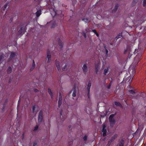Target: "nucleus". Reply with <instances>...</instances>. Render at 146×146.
I'll return each mask as SVG.
<instances>
[{"label": "nucleus", "mask_w": 146, "mask_h": 146, "mask_svg": "<svg viewBox=\"0 0 146 146\" xmlns=\"http://www.w3.org/2000/svg\"><path fill=\"white\" fill-rule=\"evenodd\" d=\"M38 122L39 124H40L43 120V111L40 110L39 113L38 117Z\"/></svg>", "instance_id": "f257e3e1"}, {"label": "nucleus", "mask_w": 146, "mask_h": 146, "mask_svg": "<svg viewBox=\"0 0 146 146\" xmlns=\"http://www.w3.org/2000/svg\"><path fill=\"white\" fill-rule=\"evenodd\" d=\"M115 114H111L109 117V120L110 123V126L112 124L114 125L116 122L115 120L113 118L115 115Z\"/></svg>", "instance_id": "f03ea898"}, {"label": "nucleus", "mask_w": 146, "mask_h": 146, "mask_svg": "<svg viewBox=\"0 0 146 146\" xmlns=\"http://www.w3.org/2000/svg\"><path fill=\"white\" fill-rule=\"evenodd\" d=\"M26 27L23 26H21L20 27L19 30L18 32V34L22 35L26 31Z\"/></svg>", "instance_id": "7ed1b4c3"}, {"label": "nucleus", "mask_w": 146, "mask_h": 146, "mask_svg": "<svg viewBox=\"0 0 146 146\" xmlns=\"http://www.w3.org/2000/svg\"><path fill=\"white\" fill-rule=\"evenodd\" d=\"M73 92L72 94V96L73 97H75L76 96V94L77 92V88L75 85H74L72 89V90L70 91L69 93V94H70L72 92Z\"/></svg>", "instance_id": "20e7f679"}, {"label": "nucleus", "mask_w": 146, "mask_h": 146, "mask_svg": "<svg viewBox=\"0 0 146 146\" xmlns=\"http://www.w3.org/2000/svg\"><path fill=\"white\" fill-rule=\"evenodd\" d=\"M91 86V83L90 81L88 82V84L87 85V90L88 92L87 96L88 98H90V90Z\"/></svg>", "instance_id": "39448f33"}, {"label": "nucleus", "mask_w": 146, "mask_h": 146, "mask_svg": "<svg viewBox=\"0 0 146 146\" xmlns=\"http://www.w3.org/2000/svg\"><path fill=\"white\" fill-rule=\"evenodd\" d=\"M63 110H61L60 111V115L61 120L60 121H58V119H56L57 122H58V123H62L63 122L64 120V119L63 117V116L62 115V113H63Z\"/></svg>", "instance_id": "423d86ee"}, {"label": "nucleus", "mask_w": 146, "mask_h": 146, "mask_svg": "<svg viewBox=\"0 0 146 146\" xmlns=\"http://www.w3.org/2000/svg\"><path fill=\"white\" fill-rule=\"evenodd\" d=\"M47 58H48L47 62L49 63L51 61V56L50 53V52L49 51V49H48L47 50Z\"/></svg>", "instance_id": "0eeeda50"}, {"label": "nucleus", "mask_w": 146, "mask_h": 146, "mask_svg": "<svg viewBox=\"0 0 146 146\" xmlns=\"http://www.w3.org/2000/svg\"><path fill=\"white\" fill-rule=\"evenodd\" d=\"M106 126L105 125H103L102 131L103 132V136H105L106 135L107 129H106Z\"/></svg>", "instance_id": "6e6552de"}, {"label": "nucleus", "mask_w": 146, "mask_h": 146, "mask_svg": "<svg viewBox=\"0 0 146 146\" xmlns=\"http://www.w3.org/2000/svg\"><path fill=\"white\" fill-rule=\"evenodd\" d=\"M82 69L84 73V74H86L88 71V67L87 65L85 64H84L82 68Z\"/></svg>", "instance_id": "1a4fd4ad"}, {"label": "nucleus", "mask_w": 146, "mask_h": 146, "mask_svg": "<svg viewBox=\"0 0 146 146\" xmlns=\"http://www.w3.org/2000/svg\"><path fill=\"white\" fill-rule=\"evenodd\" d=\"M58 44L59 45L60 47V49L61 50H62V48L63 47V45L64 44V43L63 42H62V41L60 40V38H58L57 39Z\"/></svg>", "instance_id": "9d476101"}, {"label": "nucleus", "mask_w": 146, "mask_h": 146, "mask_svg": "<svg viewBox=\"0 0 146 146\" xmlns=\"http://www.w3.org/2000/svg\"><path fill=\"white\" fill-rule=\"evenodd\" d=\"M55 64L57 67V70L59 71L60 70V66L59 64V62L57 60L55 61Z\"/></svg>", "instance_id": "9b49d317"}, {"label": "nucleus", "mask_w": 146, "mask_h": 146, "mask_svg": "<svg viewBox=\"0 0 146 146\" xmlns=\"http://www.w3.org/2000/svg\"><path fill=\"white\" fill-rule=\"evenodd\" d=\"M16 56V54L15 52H11L9 56V58L13 59V58Z\"/></svg>", "instance_id": "f8f14e48"}, {"label": "nucleus", "mask_w": 146, "mask_h": 146, "mask_svg": "<svg viewBox=\"0 0 146 146\" xmlns=\"http://www.w3.org/2000/svg\"><path fill=\"white\" fill-rule=\"evenodd\" d=\"M119 7V5L118 4H116L115 5V6L112 11V12H115L117 9Z\"/></svg>", "instance_id": "ddd939ff"}, {"label": "nucleus", "mask_w": 146, "mask_h": 146, "mask_svg": "<svg viewBox=\"0 0 146 146\" xmlns=\"http://www.w3.org/2000/svg\"><path fill=\"white\" fill-rule=\"evenodd\" d=\"M48 92L49 94H50L51 98L52 99L53 98L52 93L51 90V89L48 88Z\"/></svg>", "instance_id": "4468645a"}, {"label": "nucleus", "mask_w": 146, "mask_h": 146, "mask_svg": "<svg viewBox=\"0 0 146 146\" xmlns=\"http://www.w3.org/2000/svg\"><path fill=\"white\" fill-rule=\"evenodd\" d=\"M117 137V134H115L111 138L110 141L111 142H112Z\"/></svg>", "instance_id": "2eb2a0df"}, {"label": "nucleus", "mask_w": 146, "mask_h": 146, "mask_svg": "<svg viewBox=\"0 0 146 146\" xmlns=\"http://www.w3.org/2000/svg\"><path fill=\"white\" fill-rule=\"evenodd\" d=\"M122 33H119L115 38V40L116 41L117 39L119 38H121V37H122Z\"/></svg>", "instance_id": "dca6fc26"}, {"label": "nucleus", "mask_w": 146, "mask_h": 146, "mask_svg": "<svg viewBox=\"0 0 146 146\" xmlns=\"http://www.w3.org/2000/svg\"><path fill=\"white\" fill-rule=\"evenodd\" d=\"M124 142V140L123 139H122L120 141L119 143H118V144L122 145V146H123Z\"/></svg>", "instance_id": "f3484780"}, {"label": "nucleus", "mask_w": 146, "mask_h": 146, "mask_svg": "<svg viewBox=\"0 0 146 146\" xmlns=\"http://www.w3.org/2000/svg\"><path fill=\"white\" fill-rule=\"evenodd\" d=\"M115 105L117 106H119L120 107H122V106L120 103L118 102H115Z\"/></svg>", "instance_id": "a211bd4d"}, {"label": "nucleus", "mask_w": 146, "mask_h": 146, "mask_svg": "<svg viewBox=\"0 0 146 146\" xmlns=\"http://www.w3.org/2000/svg\"><path fill=\"white\" fill-rule=\"evenodd\" d=\"M87 29H86V31L85 32L84 31H82V35L84 36L85 37V38H86L87 36H86V32L87 31Z\"/></svg>", "instance_id": "6ab92c4d"}, {"label": "nucleus", "mask_w": 146, "mask_h": 146, "mask_svg": "<svg viewBox=\"0 0 146 146\" xmlns=\"http://www.w3.org/2000/svg\"><path fill=\"white\" fill-rule=\"evenodd\" d=\"M36 17H39L40 15H41V11L40 10L36 12Z\"/></svg>", "instance_id": "aec40b11"}, {"label": "nucleus", "mask_w": 146, "mask_h": 146, "mask_svg": "<svg viewBox=\"0 0 146 146\" xmlns=\"http://www.w3.org/2000/svg\"><path fill=\"white\" fill-rule=\"evenodd\" d=\"M138 0H133L132 3V6H134L135 5V4L137 3Z\"/></svg>", "instance_id": "412c9836"}, {"label": "nucleus", "mask_w": 146, "mask_h": 146, "mask_svg": "<svg viewBox=\"0 0 146 146\" xmlns=\"http://www.w3.org/2000/svg\"><path fill=\"white\" fill-rule=\"evenodd\" d=\"M12 71V69L11 67L9 66L8 67L7 70V73H11Z\"/></svg>", "instance_id": "4be33fe9"}, {"label": "nucleus", "mask_w": 146, "mask_h": 146, "mask_svg": "<svg viewBox=\"0 0 146 146\" xmlns=\"http://www.w3.org/2000/svg\"><path fill=\"white\" fill-rule=\"evenodd\" d=\"M39 125H36L34 127V128L33 130V131L35 132L38 129V128Z\"/></svg>", "instance_id": "5701e85b"}, {"label": "nucleus", "mask_w": 146, "mask_h": 146, "mask_svg": "<svg viewBox=\"0 0 146 146\" xmlns=\"http://www.w3.org/2000/svg\"><path fill=\"white\" fill-rule=\"evenodd\" d=\"M108 70V68H106L104 70V74L105 75H106V74L107 73Z\"/></svg>", "instance_id": "b1692460"}, {"label": "nucleus", "mask_w": 146, "mask_h": 146, "mask_svg": "<svg viewBox=\"0 0 146 146\" xmlns=\"http://www.w3.org/2000/svg\"><path fill=\"white\" fill-rule=\"evenodd\" d=\"M62 103V100H58V106L60 108Z\"/></svg>", "instance_id": "393cba45"}, {"label": "nucleus", "mask_w": 146, "mask_h": 146, "mask_svg": "<svg viewBox=\"0 0 146 146\" xmlns=\"http://www.w3.org/2000/svg\"><path fill=\"white\" fill-rule=\"evenodd\" d=\"M67 69V65L66 64L65 66L62 68V70L63 71H65Z\"/></svg>", "instance_id": "a878e982"}, {"label": "nucleus", "mask_w": 146, "mask_h": 146, "mask_svg": "<svg viewBox=\"0 0 146 146\" xmlns=\"http://www.w3.org/2000/svg\"><path fill=\"white\" fill-rule=\"evenodd\" d=\"M58 100H62V97L61 95V94L60 92H59Z\"/></svg>", "instance_id": "bb28decb"}, {"label": "nucleus", "mask_w": 146, "mask_h": 146, "mask_svg": "<svg viewBox=\"0 0 146 146\" xmlns=\"http://www.w3.org/2000/svg\"><path fill=\"white\" fill-rule=\"evenodd\" d=\"M95 71L96 74H97L98 71V66H96L95 67Z\"/></svg>", "instance_id": "cd10ccee"}, {"label": "nucleus", "mask_w": 146, "mask_h": 146, "mask_svg": "<svg viewBox=\"0 0 146 146\" xmlns=\"http://www.w3.org/2000/svg\"><path fill=\"white\" fill-rule=\"evenodd\" d=\"M35 66V61L34 60H33V62L32 64V68H31V69H33Z\"/></svg>", "instance_id": "c85d7f7f"}, {"label": "nucleus", "mask_w": 146, "mask_h": 146, "mask_svg": "<svg viewBox=\"0 0 146 146\" xmlns=\"http://www.w3.org/2000/svg\"><path fill=\"white\" fill-rule=\"evenodd\" d=\"M142 5L143 7H145L146 6V0H143Z\"/></svg>", "instance_id": "c756f323"}, {"label": "nucleus", "mask_w": 146, "mask_h": 146, "mask_svg": "<svg viewBox=\"0 0 146 146\" xmlns=\"http://www.w3.org/2000/svg\"><path fill=\"white\" fill-rule=\"evenodd\" d=\"M35 108H36V106H35V105H34V106H33L32 108V112L33 113H34L35 112Z\"/></svg>", "instance_id": "7c9ffc66"}, {"label": "nucleus", "mask_w": 146, "mask_h": 146, "mask_svg": "<svg viewBox=\"0 0 146 146\" xmlns=\"http://www.w3.org/2000/svg\"><path fill=\"white\" fill-rule=\"evenodd\" d=\"M4 58V55L3 54H1L0 56V62Z\"/></svg>", "instance_id": "2f4dec72"}, {"label": "nucleus", "mask_w": 146, "mask_h": 146, "mask_svg": "<svg viewBox=\"0 0 146 146\" xmlns=\"http://www.w3.org/2000/svg\"><path fill=\"white\" fill-rule=\"evenodd\" d=\"M82 20L85 22H88V19L87 18H84Z\"/></svg>", "instance_id": "473e14b6"}, {"label": "nucleus", "mask_w": 146, "mask_h": 146, "mask_svg": "<svg viewBox=\"0 0 146 146\" xmlns=\"http://www.w3.org/2000/svg\"><path fill=\"white\" fill-rule=\"evenodd\" d=\"M56 24L54 22V23H53L51 26V28H54V27L56 26Z\"/></svg>", "instance_id": "72a5a7b5"}, {"label": "nucleus", "mask_w": 146, "mask_h": 146, "mask_svg": "<svg viewBox=\"0 0 146 146\" xmlns=\"http://www.w3.org/2000/svg\"><path fill=\"white\" fill-rule=\"evenodd\" d=\"M5 104H4L3 105L2 108L1 109V110L3 112L5 111Z\"/></svg>", "instance_id": "f704fd0d"}, {"label": "nucleus", "mask_w": 146, "mask_h": 146, "mask_svg": "<svg viewBox=\"0 0 146 146\" xmlns=\"http://www.w3.org/2000/svg\"><path fill=\"white\" fill-rule=\"evenodd\" d=\"M87 139V136L85 135L83 137V139L84 141H86Z\"/></svg>", "instance_id": "c9c22d12"}, {"label": "nucleus", "mask_w": 146, "mask_h": 146, "mask_svg": "<svg viewBox=\"0 0 146 146\" xmlns=\"http://www.w3.org/2000/svg\"><path fill=\"white\" fill-rule=\"evenodd\" d=\"M105 52H106V56L107 57L108 56V51L107 50V49H106L105 50Z\"/></svg>", "instance_id": "e433bc0d"}, {"label": "nucleus", "mask_w": 146, "mask_h": 146, "mask_svg": "<svg viewBox=\"0 0 146 146\" xmlns=\"http://www.w3.org/2000/svg\"><path fill=\"white\" fill-rule=\"evenodd\" d=\"M8 3H7L5 5H4V8L5 9H6L8 7Z\"/></svg>", "instance_id": "4c0bfd02"}, {"label": "nucleus", "mask_w": 146, "mask_h": 146, "mask_svg": "<svg viewBox=\"0 0 146 146\" xmlns=\"http://www.w3.org/2000/svg\"><path fill=\"white\" fill-rule=\"evenodd\" d=\"M129 92L131 94H133L135 93V92L134 90H130Z\"/></svg>", "instance_id": "58836bf2"}, {"label": "nucleus", "mask_w": 146, "mask_h": 146, "mask_svg": "<svg viewBox=\"0 0 146 146\" xmlns=\"http://www.w3.org/2000/svg\"><path fill=\"white\" fill-rule=\"evenodd\" d=\"M111 82L110 83V84L107 86V88L108 89H109L111 87Z\"/></svg>", "instance_id": "ea45409f"}, {"label": "nucleus", "mask_w": 146, "mask_h": 146, "mask_svg": "<svg viewBox=\"0 0 146 146\" xmlns=\"http://www.w3.org/2000/svg\"><path fill=\"white\" fill-rule=\"evenodd\" d=\"M34 91L35 92H37L39 91V90L35 88L34 90Z\"/></svg>", "instance_id": "a19ab883"}, {"label": "nucleus", "mask_w": 146, "mask_h": 146, "mask_svg": "<svg viewBox=\"0 0 146 146\" xmlns=\"http://www.w3.org/2000/svg\"><path fill=\"white\" fill-rule=\"evenodd\" d=\"M37 145V143L35 141L33 143V146H36Z\"/></svg>", "instance_id": "79ce46f5"}, {"label": "nucleus", "mask_w": 146, "mask_h": 146, "mask_svg": "<svg viewBox=\"0 0 146 146\" xmlns=\"http://www.w3.org/2000/svg\"><path fill=\"white\" fill-rule=\"evenodd\" d=\"M111 142H111V141L110 140V141H108V145L109 146L110 145Z\"/></svg>", "instance_id": "37998d69"}, {"label": "nucleus", "mask_w": 146, "mask_h": 146, "mask_svg": "<svg viewBox=\"0 0 146 146\" xmlns=\"http://www.w3.org/2000/svg\"><path fill=\"white\" fill-rule=\"evenodd\" d=\"M6 9H5L4 7L3 8V9H2V13H3V12L5 11Z\"/></svg>", "instance_id": "c03bdc74"}, {"label": "nucleus", "mask_w": 146, "mask_h": 146, "mask_svg": "<svg viewBox=\"0 0 146 146\" xmlns=\"http://www.w3.org/2000/svg\"><path fill=\"white\" fill-rule=\"evenodd\" d=\"M92 31L95 34V33H96V30L94 29L92 30Z\"/></svg>", "instance_id": "a18cd8bd"}, {"label": "nucleus", "mask_w": 146, "mask_h": 146, "mask_svg": "<svg viewBox=\"0 0 146 146\" xmlns=\"http://www.w3.org/2000/svg\"><path fill=\"white\" fill-rule=\"evenodd\" d=\"M95 34L96 35V36H98V37L99 36V34L97 32H96V33H95Z\"/></svg>", "instance_id": "49530a36"}, {"label": "nucleus", "mask_w": 146, "mask_h": 146, "mask_svg": "<svg viewBox=\"0 0 146 146\" xmlns=\"http://www.w3.org/2000/svg\"><path fill=\"white\" fill-rule=\"evenodd\" d=\"M76 1H76L75 0V1H74V3L73 2L72 3L73 5H74L75 3H76Z\"/></svg>", "instance_id": "de8ad7c7"}, {"label": "nucleus", "mask_w": 146, "mask_h": 146, "mask_svg": "<svg viewBox=\"0 0 146 146\" xmlns=\"http://www.w3.org/2000/svg\"><path fill=\"white\" fill-rule=\"evenodd\" d=\"M24 137V134H23L22 135V139H23Z\"/></svg>", "instance_id": "09e8293b"}, {"label": "nucleus", "mask_w": 146, "mask_h": 146, "mask_svg": "<svg viewBox=\"0 0 146 146\" xmlns=\"http://www.w3.org/2000/svg\"><path fill=\"white\" fill-rule=\"evenodd\" d=\"M104 47L105 48V49H106V46L105 45H104Z\"/></svg>", "instance_id": "8fccbe9b"}, {"label": "nucleus", "mask_w": 146, "mask_h": 146, "mask_svg": "<svg viewBox=\"0 0 146 146\" xmlns=\"http://www.w3.org/2000/svg\"><path fill=\"white\" fill-rule=\"evenodd\" d=\"M127 51V49H126L125 50V51H124V53H125Z\"/></svg>", "instance_id": "3c124183"}, {"label": "nucleus", "mask_w": 146, "mask_h": 146, "mask_svg": "<svg viewBox=\"0 0 146 146\" xmlns=\"http://www.w3.org/2000/svg\"><path fill=\"white\" fill-rule=\"evenodd\" d=\"M71 125H70L68 127L69 129H70L71 127Z\"/></svg>", "instance_id": "603ef678"}, {"label": "nucleus", "mask_w": 146, "mask_h": 146, "mask_svg": "<svg viewBox=\"0 0 146 146\" xmlns=\"http://www.w3.org/2000/svg\"><path fill=\"white\" fill-rule=\"evenodd\" d=\"M73 141V140H72V141L71 142H70V143H72Z\"/></svg>", "instance_id": "864d4df0"}, {"label": "nucleus", "mask_w": 146, "mask_h": 146, "mask_svg": "<svg viewBox=\"0 0 146 146\" xmlns=\"http://www.w3.org/2000/svg\"><path fill=\"white\" fill-rule=\"evenodd\" d=\"M10 82V80L9 81V82Z\"/></svg>", "instance_id": "5fc2aeb1"}, {"label": "nucleus", "mask_w": 146, "mask_h": 146, "mask_svg": "<svg viewBox=\"0 0 146 146\" xmlns=\"http://www.w3.org/2000/svg\"><path fill=\"white\" fill-rule=\"evenodd\" d=\"M7 100L6 102H7Z\"/></svg>", "instance_id": "6e6d98bb"}, {"label": "nucleus", "mask_w": 146, "mask_h": 146, "mask_svg": "<svg viewBox=\"0 0 146 146\" xmlns=\"http://www.w3.org/2000/svg\"><path fill=\"white\" fill-rule=\"evenodd\" d=\"M72 99H74V98H72Z\"/></svg>", "instance_id": "4d7b16f0"}, {"label": "nucleus", "mask_w": 146, "mask_h": 146, "mask_svg": "<svg viewBox=\"0 0 146 146\" xmlns=\"http://www.w3.org/2000/svg\"><path fill=\"white\" fill-rule=\"evenodd\" d=\"M11 19L12 20V19L11 18Z\"/></svg>", "instance_id": "13d9d810"}, {"label": "nucleus", "mask_w": 146, "mask_h": 146, "mask_svg": "<svg viewBox=\"0 0 146 146\" xmlns=\"http://www.w3.org/2000/svg\"><path fill=\"white\" fill-rule=\"evenodd\" d=\"M145 107H146V106Z\"/></svg>", "instance_id": "bf43d9fd"}]
</instances>
